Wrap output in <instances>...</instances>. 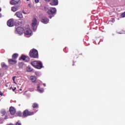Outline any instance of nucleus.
<instances>
[{
  "mask_svg": "<svg viewBox=\"0 0 125 125\" xmlns=\"http://www.w3.org/2000/svg\"><path fill=\"white\" fill-rule=\"evenodd\" d=\"M9 112L12 115H14L16 113V109L14 107L11 106L9 108Z\"/></svg>",
  "mask_w": 125,
  "mask_h": 125,
  "instance_id": "obj_10",
  "label": "nucleus"
},
{
  "mask_svg": "<svg viewBox=\"0 0 125 125\" xmlns=\"http://www.w3.org/2000/svg\"><path fill=\"white\" fill-rule=\"evenodd\" d=\"M25 36L26 37H30L32 35V30L30 28H27L24 32Z\"/></svg>",
  "mask_w": 125,
  "mask_h": 125,
  "instance_id": "obj_7",
  "label": "nucleus"
},
{
  "mask_svg": "<svg viewBox=\"0 0 125 125\" xmlns=\"http://www.w3.org/2000/svg\"><path fill=\"white\" fill-rule=\"evenodd\" d=\"M13 89V88L12 87H10L9 88L10 90H11V89Z\"/></svg>",
  "mask_w": 125,
  "mask_h": 125,
  "instance_id": "obj_36",
  "label": "nucleus"
},
{
  "mask_svg": "<svg viewBox=\"0 0 125 125\" xmlns=\"http://www.w3.org/2000/svg\"><path fill=\"white\" fill-rule=\"evenodd\" d=\"M5 86H6V87H8V85L7 84H5Z\"/></svg>",
  "mask_w": 125,
  "mask_h": 125,
  "instance_id": "obj_41",
  "label": "nucleus"
},
{
  "mask_svg": "<svg viewBox=\"0 0 125 125\" xmlns=\"http://www.w3.org/2000/svg\"><path fill=\"white\" fill-rule=\"evenodd\" d=\"M56 12V9L55 8H53L48 10L47 11V14L49 15H53Z\"/></svg>",
  "mask_w": 125,
  "mask_h": 125,
  "instance_id": "obj_8",
  "label": "nucleus"
},
{
  "mask_svg": "<svg viewBox=\"0 0 125 125\" xmlns=\"http://www.w3.org/2000/svg\"><path fill=\"white\" fill-rule=\"evenodd\" d=\"M24 65V63L23 62H19V67L20 68H23Z\"/></svg>",
  "mask_w": 125,
  "mask_h": 125,
  "instance_id": "obj_22",
  "label": "nucleus"
},
{
  "mask_svg": "<svg viewBox=\"0 0 125 125\" xmlns=\"http://www.w3.org/2000/svg\"><path fill=\"white\" fill-rule=\"evenodd\" d=\"M6 125H14L12 123L8 124Z\"/></svg>",
  "mask_w": 125,
  "mask_h": 125,
  "instance_id": "obj_33",
  "label": "nucleus"
},
{
  "mask_svg": "<svg viewBox=\"0 0 125 125\" xmlns=\"http://www.w3.org/2000/svg\"><path fill=\"white\" fill-rule=\"evenodd\" d=\"M19 24H22V22H19L18 23Z\"/></svg>",
  "mask_w": 125,
  "mask_h": 125,
  "instance_id": "obj_35",
  "label": "nucleus"
},
{
  "mask_svg": "<svg viewBox=\"0 0 125 125\" xmlns=\"http://www.w3.org/2000/svg\"><path fill=\"white\" fill-rule=\"evenodd\" d=\"M20 0H12L10 1V3L12 4V5H16V4H17L19 3Z\"/></svg>",
  "mask_w": 125,
  "mask_h": 125,
  "instance_id": "obj_14",
  "label": "nucleus"
},
{
  "mask_svg": "<svg viewBox=\"0 0 125 125\" xmlns=\"http://www.w3.org/2000/svg\"><path fill=\"white\" fill-rule=\"evenodd\" d=\"M35 74L37 76H39L40 75V73L39 72H35Z\"/></svg>",
  "mask_w": 125,
  "mask_h": 125,
  "instance_id": "obj_29",
  "label": "nucleus"
},
{
  "mask_svg": "<svg viewBox=\"0 0 125 125\" xmlns=\"http://www.w3.org/2000/svg\"><path fill=\"white\" fill-rule=\"evenodd\" d=\"M32 107L33 108V110H35L36 108H39V105L37 103H34L32 104Z\"/></svg>",
  "mask_w": 125,
  "mask_h": 125,
  "instance_id": "obj_17",
  "label": "nucleus"
},
{
  "mask_svg": "<svg viewBox=\"0 0 125 125\" xmlns=\"http://www.w3.org/2000/svg\"><path fill=\"white\" fill-rule=\"evenodd\" d=\"M1 76V73H0V76Z\"/></svg>",
  "mask_w": 125,
  "mask_h": 125,
  "instance_id": "obj_44",
  "label": "nucleus"
},
{
  "mask_svg": "<svg viewBox=\"0 0 125 125\" xmlns=\"http://www.w3.org/2000/svg\"><path fill=\"white\" fill-rule=\"evenodd\" d=\"M19 56V55L18 54H14L12 55V58L13 59L15 60L16 59H17L18 58Z\"/></svg>",
  "mask_w": 125,
  "mask_h": 125,
  "instance_id": "obj_20",
  "label": "nucleus"
},
{
  "mask_svg": "<svg viewBox=\"0 0 125 125\" xmlns=\"http://www.w3.org/2000/svg\"><path fill=\"white\" fill-rule=\"evenodd\" d=\"M37 113L36 110L34 111H29L28 109L24 110L22 112V117L23 118H26L28 116H31L35 115V114Z\"/></svg>",
  "mask_w": 125,
  "mask_h": 125,
  "instance_id": "obj_1",
  "label": "nucleus"
},
{
  "mask_svg": "<svg viewBox=\"0 0 125 125\" xmlns=\"http://www.w3.org/2000/svg\"><path fill=\"white\" fill-rule=\"evenodd\" d=\"M28 6H31V3H28Z\"/></svg>",
  "mask_w": 125,
  "mask_h": 125,
  "instance_id": "obj_42",
  "label": "nucleus"
},
{
  "mask_svg": "<svg viewBox=\"0 0 125 125\" xmlns=\"http://www.w3.org/2000/svg\"><path fill=\"white\" fill-rule=\"evenodd\" d=\"M37 90L39 92H43V88H41L39 84H38V87H37Z\"/></svg>",
  "mask_w": 125,
  "mask_h": 125,
  "instance_id": "obj_19",
  "label": "nucleus"
},
{
  "mask_svg": "<svg viewBox=\"0 0 125 125\" xmlns=\"http://www.w3.org/2000/svg\"><path fill=\"white\" fill-rule=\"evenodd\" d=\"M14 7L15 8V9L17 11V10H19V8L20 7V6H14Z\"/></svg>",
  "mask_w": 125,
  "mask_h": 125,
  "instance_id": "obj_27",
  "label": "nucleus"
},
{
  "mask_svg": "<svg viewBox=\"0 0 125 125\" xmlns=\"http://www.w3.org/2000/svg\"><path fill=\"white\" fill-rule=\"evenodd\" d=\"M15 16L19 19H22L23 18L22 12L21 11L16 12Z\"/></svg>",
  "mask_w": 125,
  "mask_h": 125,
  "instance_id": "obj_9",
  "label": "nucleus"
},
{
  "mask_svg": "<svg viewBox=\"0 0 125 125\" xmlns=\"http://www.w3.org/2000/svg\"><path fill=\"white\" fill-rule=\"evenodd\" d=\"M30 0H27V1H29Z\"/></svg>",
  "mask_w": 125,
  "mask_h": 125,
  "instance_id": "obj_50",
  "label": "nucleus"
},
{
  "mask_svg": "<svg viewBox=\"0 0 125 125\" xmlns=\"http://www.w3.org/2000/svg\"><path fill=\"white\" fill-rule=\"evenodd\" d=\"M119 34H123V33L122 32H120V33H119Z\"/></svg>",
  "mask_w": 125,
  "mask_h": 125,
  "instance_id": "obj_46",
  "label": "nucleus"
},
{
  "mask_svg": "<svg viewBox=\"0 0 125 125\" xmlns=\"http://www.w3.org/2000/svg\"><path fill=\"white\" fill-rule=\"evenodd\" d=\"M27 70L28 71V72H31L32 71H33V68H31V67L30 66H28L27 68Z\"/></svg>",
  "mask_w": 125,
  "mask_h": 125,
  "instance_id": "obj_23",
  "label": "nucleus"
},
{
  "mask_svg": "<svg viewBox=\"0 0 125 125\" xmlns=\"http://www.w3.org/2000/svg\"><path fill=\"white\" fill-rule=\"evenodd\" d=\"M13 80L15 81V77H13Z\"/></svg>",
  "mask_w": 125,
  "mask_h": 125,
  "instance_id": "obj_43",
  "label": "nucleus"
},
{
  "mask_svg": "<svg viewBox=\"0 0 125 125\" xmlns=\"http://www.w3.org/2000/svg\"><path fill=\"white\" fill-rule=\"evenodd\" d=\"M0 96H2L3 93L1 92H0Z\"/></svg>",
  "mask_w": 125,
  "mask_h": 125,
  "instance_id": "obj_32",
  "label": "nucleus"
},
{
  "mask_svg": "<svg viewBox=\"0 0 125 125\" xmlns=\"http://www.w3.org/2000/svg\"><path fill=\"white\" fill-rule=\"evenodd\" d=\"M121 17L123 18H125V11L121 14Z\"/></svg>",
  "mask_w": 125,
  "mask_h": 125,
  "instance_id": "obj_26",
  "label": "nucleus"
},
{
  "mask_svg": "<svg viewBox=\"0 0 125 125\" xmlns=\"http://www.w3.org/2000/svg\"><path fill=\"white\" fill-rule=\"evenodd\" d=\"M8 62L10 64H16L17 63V61L13 59H9Z\"/></svg>",
  "mask_w": 125,
  "mask_h": 125,
  "instance_id": "obj_15",
  "label": "nucleus"
},
{
  "mask_svg": "<svg viewBox=\"0 0 125 125\" xmlns=\"http://www.w3.org/2000/svg\"><path fill=\"white\" fill-rule=\"evenodd\" d=\"M31 65L37 69H41L42 68V63L41 61H34L31 62Z\"/></svg>",
  "mask_w": 125,
  "mask_h": 125,
  "instance_id": "obj_3",
  "label": "nucleus"
},
{
  "mask_svg": "<svg viewBox=\"0 0 125 125\" xmlns=\"http://www.w3.org/2000/svg\"><path fill=\"white\" fill-rule=\"evenodd\" d=\"M29 56L34 59H38L39 54L37 50H36V49H32L30 51Z\"/></svg>",
  "mask_w": 125,
  "mask_h": 125,
  "instance_id": "obj_2",
  "label": "nucleus"
},
{
  "mask_svg": "<svg viewBox=\"0 0 125 125\" xmlns=\"http://www.w3.org/2000/svg\"><path fill=\"white\" fill-rule=\"evenodd\" d=\"M58 3H59L58 0H51L50 3V4L51 5L55 6V5H58Z\"/></svg>",
  "mask_w": 125,
  "mask_h": 125,
  "instance_id": "obj_12",
  "label": "nucleus"
},
{
  "mask_svg": "<svg viewBox=\"0 0 125 125\" xmlns=\"http://www.w3.org/2000/svg\"><path fill=\"white\" fill-rule=\"evenodd\" d=\"M76 58H78V55H77V57H76Z\"/></svg>",
  "mask_w": 125,
  "mask_h": 125,
  "instance_id": "obj_48",
  "label": "nucleus"
},
{
  "mask_svg": "<svg viewBox=\"0 0 125 125\" xmlns=\"http://www.w3.org/2000/svg\"><path fill=\"white\" fill-rule=\"evenodd\" d=\"M30 79L31 81V82L35 83L37 81V77L32 76L30 77Z\"/></svg>",
  "mask_w": 125,
  "mask_h": 125,
  "instance_id": "obj_18",
  "label": "nucleus"
},
{
  "mask_svg": "<svg viewBox=\"0 0 125 125\" xmlns=\"http://www.w3.org/2000/svg\"><path fill=\"white\" fill-rule=\"evenodd\" d=\"M1 67L4 70H7L8 68V66L4 62L1 63Z\"/></svg>",
  "mask_w": 125,
  "mask_h": 125,
  "instance_id": "obj_16",
  "label": "nucleus"
},
{
  "mask_svg": "<svg viewBox=\"0 0 125 125\" xmlns=\"http://www.w3.org/2000/svg\"><path fill=\"white\" fill-rule=\"evenodd\" d=\"M46 1H50L51 0H45Z\"/></svg>",
  "mask_w": 125,
  "mask_h": 125,
  "instance_id": "obj_45",
  "label": "nucleus"
},
{
  "mask_svg": "<svg viewBox=\"0 0 125 125\" xmlns=\"http://www.w3.org/2000/svg\"><path fill=\"white\" fill-rule=\"evenodd\" d=\"M22 115H23V113H22V112L21 111L18 112L16 113L17 116H18V117H21Z\"/></svg>",
  "mask_w": 125,
  "mask_h": 125,
  "instance_id": "obj_21",
  "label": "nucleus"
},
{
  "mask_svg": "<svg viewBox=\"0 0 125 125\" xmlns=\"http://www.w3.org/2000/svg\"><path fill=\"white\" fill-rule=\"evenodd\" d=\"M35 2L38 3L39 2V0H35Z\"/></svg>",
  "mask_w": 125,
  "mask_h": 125,
  "instance_id": "obj_31",
  "label": "nucleus"
},
{
  "mask_svg": "<svg viewBox=\"0 0 125 125\" xmlns=\"http://www.w3.org/2000/svg\"><path fill=\"white\" fill-rule=\"evenodd\" d=\"M49 18L50 19H51L52 18V17L51 16H50L49 17Z\"/></svg>",
  "mask_w": 125,
  "mask_h": 125,
  "instance_id": "obj_37",
  "label": "nucleus"
},
{
  "mask_svg": "<svg viewBox=\"0 0 125 125\" xmlns=\"http://www.w3.org/2000/svg\"><path fill=\"white\" fill-rule=\"evenodd\" d=\"M16 89H17V87H14V89H12V90H13V91H15V90H16Z\"/></svg>",
  "mask_w": 125,
  "mask_h": 125,
  "instance_id": "obj_30",
  "label": "nucleus"
},
{
  "mask_svg": "<svg viewBox=\"0 0 125 125\" xmlns=\"http://www.w3.org/2000/svg\"><path fill=\"white\" fill-rule=\"evenodd\" d=\"M11 10L12 11H13V12H15V11H17V9L15 7V6L11 7Z\"/></svg>",
  "mask_w": 125,
  "mask_h": 125,
  "instance_id": "obj_25",
  "label": "nucleus"
},
{
  "mask_svg": "<svg viewBox=\"0 0 125 125\" xmlns=\"http://www.w3.org/2000/svg\"><path fill=\"white\" fill-rule=\"evenodd\" d=\"M38 23V21L37 19L34 18L32 20V26L33 28H35L36 26H37Z\"/></svg>",
  "mask_w": 125,
  "mask_h": 125,
  "instance_id": "obj_11",
  "label": "nucleus"
},
{
  "mask_svg": "<svg viewBox=\"0 0 125 125\" xmlns=\"http://www.w3.org/2000/svg\"><path fill=\"white\" fill-rule=\"evenodd\" d=\"M76 57L75 56H73V58H75Z\"/></svg>",
  "mask_w": 125,
  "mask_h": 125,
  "instance_id": "obj_49",
  "label": "nucleus"
},
{
  "mask_svg": "<svg viewBox=\"0 0 125 125\" xmlns=\"http://www.w3.org/2000/svg\"><path fill=\"white\" fill-rule=\"evenodd\" d=\"M2 17V15L1 13H0V18H1Z\"/></svg>",
  "mask_w": 125,
  "mask_h": 125,
  "instance_id": "obj_38",
  "label": "nucleus"
},
{
  "mask_svg": "<svg viewBox=\"0 0 125 125\" xmlns=\"http://www.w3.org/2000/svg\"><path fill=\"white\" fill-rule=\"evenodd\" d=\"M0 113L3 116L6 113V112L5 110H2L0 111Z\"/></svg>",
  "mask_w": 125,
  "mask_h": 125,
  "instance_id": "obj_24",
  "label": "nucleus"
},
{
  "mask_svg": "<svg viewBox=\"0 0 125 125\" xmlns=\"http://www.w3.org/2000/svg\"><path fill=\"white\" fill-rule=\"evenodd\" d=\"M21 60L25 62H29L30 61V58L28 56L22 55L19 59V60Z\"/></svg>",
  "mask_w": 125,
  "mask_h": 125,
  "instance_id": "obj_6",
  "label": "nucleus"
},
{
  "mask_svg": "<svg viewBox=\"0 0 125 125\" xmlns=\"http://www.w3.org/2000/svg\"><path fill=\"white\" fill-rule=\"evenodd\" d=\"M15 125H21V123L19 122H17Z\"/></svg>",
  "mask_w": 125,
  "mask_h": 125,
  "instance_id": "obj_28",
  "label": "nucleus"
},
{
  "mask_svg": "<svg viewBox=\"0 0 125 125\" xmlns=\"http://www.w3.org/2000/svg\"><path fill=\"white\" fill-rule=\"evenodd\" d=\"M14 20L13 19H9L7 21V25L9 27H13L14 26Z\"/></svg>",
  "mask_w": 125,
  "mask_h": 125,
  "instance_id": "obj_5",
  "label": "nucleus"
},
{
  "mask_svg": "<svg viewBox=\"0 0 125 125\" xmlns=\"http://www.w3.org/2000/svg\"><path fill=\"white\" fill-rule=\"evenodd\" d=\"M22 12L23 14H26V13L25 12L23 11Z\"/></svg>",
  "mask_w": 125,
  "mask_h": 125,
  "instance_id": "obj_39",
  "label": "nucleus"
},
{
  "mask_svg": "<svg viewBox=\"0 0 125 125\" xmlns=\"http://www.w3.org/2000/svg\"><path fill=\"white\" fill-rule=\"evenodd\" d=\"M72 65L74 66L75 65V62H73V64H72Z\"/></svg>",
  "mask_w": 125,
  "mask_h": 125,
  "instance_id": "obj_40",
  "label": "nucleus"
},
{
  "mask_svg": "<svg viewBox=\"0 0 125 125\" xmlns=\"http://www.w3.org/2000/svg\"><path fill=\"white\" fill-rule=\"evenodd\" d=\"M7 119V116H5V117H4V120H6Z\"/></svg>",
  "mask_w": 125,
  "mask_h": 125,
  "instance_id": "obj_34",
  "label": "nucleus"
},
{
  "mask_svg": "<svg viewBox=\"0 0 125 125\" xmlns=\"http://www.w3.org/2000/svg\"><path fill=\"white\" fill-rule=\"evenodd\" d=\"M24 29L22 27H18L16 28V32L17 34L21 35L24 33Z\"/></svg>",
  "mask_w": 125,
  "mask_h": 125,
  "instance_id": "obj_4",
  "label": "nucleus"
},
{
  "mask_svg": "<svg viewBox=\"0 0 125 125\" xmlns=\"http://www.w3.org/2000/svg\"><path fill=\"white\" fill-rule=\"evenodd\" d=\"M49 22V20L47 19V18L43 17L42 19V22L43 24H47Z\"/></svg>",
  "mask_w": 125,
  "mask_h": 125,
  "instance_id": "obj_13",
  "label": "nucleus"
},
{
  "mask_svg": "<svg viewBox=\"0 0 125 125\" xmlns=\"http://www.w3.org/2000/svg\"><path fill=\"white\" fill-rule=\"evenodd\" d=\"M1 8H0V12H1Z\"/></svg>",
  "mask_w": 125,
  "mask_h": 125,
  "instance_id": "obj_47",
  "label": "nucleus"
}]
</instances>
